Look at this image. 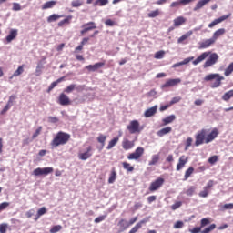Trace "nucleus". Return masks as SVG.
<instances>
[{
    "label": "nucleus",
    "instance_id": "obj_31",
    "mask_svg": "<svg viewBox=\"0 0 233 233\" xmlns=\"http://www.w3.org/2000/svg\"><path fill=\"white\" fill-rule=\"evenodd\" d=\"M117 143H119V137H115L113 139H111L108 142V145L106 147V150H112V147H116V145H117Z\"/></svg>",
    "mask_w": 233,
    "mask_h": 233
},
{
    "label": "nucleus",
    "instance_id": "obj_17",
    "mask_svg": "<svg viewBox=\"0 0 233 233\" xmlns=\"http://www.w3.org/2000/svg\"><path fill=\"white\" fill-rule=\"evenodd\" d=\"M181 83L179 78L168 79L165 84L162 85V88H170L171 86H176Z\"/></svg>",
    "mask_w": 233,
    "mask_h": 233
},
{
    "label": "nucleus",
    "instance_id": "obj_26",
    "mask_svg": "<svg viewBox=\"0 0 233 233\" xmlns=\"http://www.w3.org/2000/svg\"><path fill=\"white\" fill-rule=\"evenodd\" d=\"M157 112V106H154L147 110L145 111L144 116L145 117H152Z\"/></svg>",
    "mask_w": 233,
    "mask_h": 233
},
{
    "label": "nucleus",
    "instance_id": "obj_29",
    "mask_svg": "<svg viewBox=\"0 0 233 233\" xmlns=\"http://www.w3.org/2000/svg\"><path fill=\"white\" fill-rule=\"evenodd\" d=\"M170 132H172V127H167L157 131V136L163 137V136H167V134H170Z\"/></svg>",
    "mask_w": 233,
    "mask_h": 233
},
{
    "label": "nucleus",
    "instance_id": "obj_58",
    "mask_svg": "<svg viewBox=\"0 0 233 233\" xmlns=\"http://www.w3.org/2000/svg\"><path fill=\"white\" fill-rule=\"evenodd\" d=\"M43 130V127H38V128L35 130V132L32 136V139H35L39 134H41V131Z\"/></svg>",
    "mask_w": 233,
    "mask_h": 233
},
{
    "label": "nucleus",
    "instance_id": "obj_30",
    "mask_svg": "<svg viewBox=\"0 0 233 233\" xmlns=\"http://www.w3.org/2000/svg\"><path fill=\"white\" fill-rule=\"evenodd\" d=\"M145 223H147V220H145V219H143L140 222L137 223L135 225V227H133L128 233H136V232H137V230H139V228H141V227H143V225H145Z\"/></svg>",
    "mask_w": 233,
    "mask_h": 233
},
{
    "label": "nucleus",
    "instance_id": "obj_34",
    "mask_svg": "<svg viewBox=\"0 0 233 233\" xmlns=\"http://www.w3.org/2000/svg\"><path fill=\"white\" fill-rule=\"evenodd\" d=\"M63 15L53 14L47 17V23H54L56 21H58V19H61Z\"/></svg>",
    "mask_w": 233,
    "mask_h": 233
},
{
    "label": "nucleus",
    "instance_id": "obj_23",
    "mask_svg": "<svg viewBox=\"0 0 233 233\" xmlns=\"http://www.w3.org/2000/svg\"><path fill=\"white\" fill-rule=\"evenodd\" d=\"M116 179H117V171H116V167H112L111 173L109 174V178H108L109 185L116 183Z\"/></svg>",
    "mask_w": 233,
    "mask_h": 233
},
{
    "label": "nucleus",
    "instance_id": "obj_14",
    "mask_svg": "<svg viewBox=\"0 0 233 233\" xmlns=\"http://www.w3.org/2000/svg\"><path fill=\"white\" fill-rule=\"evenodd\" d=\"M216 42L214 41V39L211 37L209 39H206L202 42H199L198 45V48L199 50H205L206 48H210V46H212V45H215Z\"/></svg>",
    "mask_w": 233,
    "mask_h": 233
},
{
    "label": "nucleus",
    "instance_id": "obj_61",
    "mask_svg": "<svg viewBox=\"0 0 233 233\" xmlns=\"http://www.w3.org/2000/svg\"><path fill=\"white\" fill-rule=\"evenodd\" d=\"M106 26H116V22H114L112 19H107L105 21Z\"/></svg>",
    "mask_w": 233,
    "mask_h": 233
},
{
    "label": "nucleus",
    "instance_id": "obj_11",
    "mask_svg": "<svg viewBox=\"0 0 233 233\" xmlns=\"http://www.w3.org/2000/svg\"><path fill=\"white\" fill-rule=\"evenodd\" d=\"M229 17H232V13H229L228 15H224L215 20H213L210 24H208V28H214L216 25H219V23H223V21H227Z\"/></svg>",
    "mask_w": 233,
    "mask_h": 233
},
{
    "label": "nucleus",
    "instance_id": "obj_32",
    "mask_svg": "<svg viewBox=\"0 0 233 233\" xmlns=\"http://www.w3.org/2000/svg\"><path fill=\"white\" fill-rule=\"evenodd\" d=\"M175 120H176L175 115L168 116L162 120V123H163L162 126L166 127V125H170V123H172Z\"/></svg>",
    "mask_w": 233,
    "mask_h": 233
},
{
    "label": "nucleus",
    "instance_id": "obj_57",
    "mask_svg": "<svg viewBox=\"0 0 233 233\" xmlns=\"http://www.w3.org/2000/svg\"><path fill=\"white\" fill-rule=\"evenodd\" d=\"M183 227H185V223L181 220H178L174 224V228H183Z\"/></svg>",
    "mask_w": 233,
    "mask_h": 233
},
{
    "label": "nucleus",
    "instance_id": "obj_28",
    "mask_svg": "<svg viewBox=\"0 0 233 233\" xmlns=\"http://www.w3.org/2000/svg\"><path fill=\"white\" fill-rule=\"evenodd\" d=\"M192 34H194V32L192 30L187 32L186 34H184L182 36H180L177 39V43L179 45L183 44V42L187 41V39H188V37H190V35H192Z\"/></svg>",
    "mask_w": 233,
    "mask_h": 233
},
{
    "label": "nucleus",
    "instance_id": "obj_51",
    "mask_svg": "<svg viewBox=\"0 0 233 233\" xmlns=\"http://www.w3.org/2000/svg\"><path fill=\"white\" fill-rule=\"evenodd\" d=\"M6 230H8V224L6 223L0 224V233H6Z\"/></svg>",
    "mask_w": 233,
    "mask_h": 233
},
{
    "label": "nucleus",
    "instance_id": "obj_20",
    "mask_svg": "<svg viewBox=\"0 0 233 233\" xmlns=\"http://www.w3.org/2000/svg\"><path fill=\"white\" fill-rule=\"evenodd\" d=\"M72 19H74V16L72 15H69L66 16L65 19L58 22L57 26L59 28H63V26H65V25H70V23H72Z\"/></svg>",
    "mask_w": 233,
    "mask_h": 233
},
{
    "label": "nucleus",
    "instance_id": "obj_48",
    "mask_svg": "<svg viewBox=\"0 0 233 233\" xmlns=\"http://www.w3.org/2000/svg\"><path fill=\"white\" fill-rule=\"evenodd\" d=\"M165 57V51L160 50L155 54V59H163Z\"/></svg>",
    "mask_w": 233,
    "mask_h": 233
},
{
    "label": "nucleus",
    "instance_id": "obj_39",
    "mask_svg": "<svg viewBox=\"0 0 233 233\" xmlns=\"http://www.w3.org/2000/svg\"><path fill=\"white\" fill-rule=\"evenodd\" d=\"M194 174V167H188L184 175V181H187V179H188V177H190V176H192Z\"/></svg>",
    "mask_w": 233,
    "mask_h": 233
},
{
    "label": "nucleus",
    "instance_id": "obj_22",
    "mask_svg": "<svg viewBox=\"0 0 233 233\" xmlns=\"http://www.w3.org/2000/svg\"><path fill=\"white\" fill-rule=\"evenodd\" d=\"M17 37V29H11L9 35L5 37L6 43H11Z\"/></svg>",
    "mask_w": 233,
    "mask_h": 233
},
{
    "label": "nucleus",
    "instance_id": "obj_59",
    "mask_svg": "<svg viewBox=\"0 0 233 233\" xmlns=\"http://www.w3.org/2000/svg\"><path fill=\"white\" fill-rule=\"evenodd\" d=\"M208 163H210V165H214L215 163H218V156H212L208 158Z\"/></svg>",
    "mask_w": 233,
    "mask_h": 233
},
{
    "label": "nucleus",
    "instance_id": "obj_15",
    "mask_svg": "<svg viewBox=\"0 0 233 233\" xmlns=\"http://www.w3.org/2000/svg\"><path fill=\"white\" fill-rule=\"evenodd\" d=\"M90 157H92V146L87 147L86 152L78 154V159L81 161H86V159H90Z\"/></svg>",
    "mask_w": 233,
    "mask_h": 233
},
{
    "label": "nucleus",
    "instance_id": "obj_44",
    "mask_svg": "<svg viewBox=\"0 0 233 233\" xmlns=\"http://www.w3.org/2000/svg\"><path fill=\"white\" fill-rule=\"evenodd\" d=\"M216 229V224H211L209 227L204 228L201 233H210Z\"/></svg>",
    "mask_w": 233,
    "mask_h": 233
},
{
    "label": "nucleus",
    "instance_id": "obj_41",
    "mask_svg": "<svg viewBox=\"0 0 233 233\" xmlns=\"http://www.w3.org/2000/svg\"><path fill=\"white\" fill-rule=\"evenodd\" d=\"M157 15H161V11L159 9H156L147 14V16L151 19H154V17H157Z\"/></svg>",
    "mask_w": 233,
    "mask_h": 233
},
{
    "label": "nucleus",
    "instance_id": "obj_60",
    "mask_svg": "<svg viewBox=\"0 0 233 233\" xmlns=\"http://www.w3.org/2000/svg\"><path fill=\"white\" fill-rule=\"evenodd\" d=\"M181 205H183V203L181 201H177L171 206V208L172 210H177V208H179Z\"/></svg>",
    "mask_w": 233,
    "mask_h": 233
},
{
    "label": "nucleus",
    "instance_id": "obj_16",
    "mask_svg": "<svg viewBox=\"0 0 233 233\" xmlns=\"http://www.w3.org/2000/svg\"><path fill=\"white\" fill-rule=\"evenodd\" d=\"M136 147V140H129L128 138H124L122 141V148L124 150H132Z\"/></svg>",
    "mask_w": 233,
    "mask_h": 233
},
{
    "label": "nucleus",
    "instance_id": "obj_8",
    "mask_svg": "<svg viewBox=\"0 0 233 233\" xmlns=\"http://www.w3.org/2000/svg\"><path fill=\"white\" fill-rule=\"evenodd\" d=\"M82 30L80 31L81 35H85V34H88V32H92V30H96L97 25L96 22H87L81 26Z\"/></svg>",
    "mask_w": 233,
    "mask_h": 233
},
{
    "label": "nucleus",
    "instance_id": "obj_45",
    "mask_svg": "<svg viewBox=\"0 0 233 233\" xmlns=\"http://www.w3.org/2000/svg\"><path fill=\"white\" fill-rule=\"evenodd\" d=\"M71 6L73 8H79V6H83V3L81 0H75L71 2Z\"/></svg>",
    "mask_w": 233,
    "mask_h": 233
},
{
    "label": "nucleus",
    "instance_id": "obj_38",
    "mask_svg": "<svg viewBox=\"0 0 233 233\" xmlns=\"http://www.w3.org/2000/svg\"><path fill=\"white\" fill-rule=\"evenodd\" d=\"M96 141L98 143H100L102 147H105V143L106 142V136L103 135V134H99L97 138H96Z\"/></svg>",
    "mask_w": 233,
    "mask_h": 233
},
{
    "label": "nucleus",
    "instance_id": "obj_24",
    "mask_svg": "<svg viewBox=\"0 0 233 233\" xmlns=\"http://www.w3.org/2000/svg\"><path fill=\"white\" fill-rule=\"evenodd\" d=\"M56 5L57 1L56 0L47 1L42 5V10H48L50 8H54V6H56Z\"/></svg>",
    "mask_w": 233,
    "mask_h": 233
},
{
    "label": "nucleus",
    "instance_id": "obj_3",
    "mask_svg": "<svg viewBox=\"0 0 233 233\" xmlns=\"http://www.w3.org/2000/svg\"><path fill=\"white\" fill-rule=\"evenodd\" d=\"M70 141V134L59 131L51 141L50 145L53 148H57L61 145H66Z\"/></svg>",
    "mask_w": 233,
    "mask_h": 233
},
{
    "label": "nucleus",
    "instance_id": "obj_6",
    "mask_svg": "<svg viewBox=\"0 0 233 233\" xmlns=\"http://www.w3.org/2000/svg\"><path fill=\"white\" fill-rule=\"evenodd\" d=\"M165 184V178L158 177L155 181L151 182L148 187L149 192H156L159 190Z\"/></svg>",
    "mask_w": 233,
    "mask_h": 233
},
{
    "label": "nucleus",
    "instance_id": "obj_13",
    "mask_svg": "<svg viewBox=\"0 0 233 233\" xmlns=\"http://www.w3.org/2000/svg\"><path fill=\"white\" fill-rule=\"evenodd\" d=\"M187 163H188V157L182 155L178 158V162L177 164V167H176L177 172H179V170H183V168H185V165H187Z\"/></svg>",
    "mask_w": 233,
    "mask_h": 233
},
{
    "label": "nucleus",
    "instance_id": "obj_1",
    "mask_svg": "<svg viewBox=\"0 0 233 233\" xmlns=\"http://www.w3.org/2000/svg\"><path fill=\"white\" fill-rule=\"evenodd\" d=\"M218 136H219V129L216 127L213 128L209 134L208 130L202 129L195 136V147H199V145H203V143H212V141H214Z\"/></svg>",
    "mask_w": 233,
    "mask_h": 233
},
{
    "label": "nucleus",
    "instance_id": "obj_9",
    "mask_svg": "<svg viewBox=\"0 0 233 233\" xmlns=\"http://www.w3.org/2000/svg\"><path fill=\"white\" fill-rule=\"evenodd\" d=\"M54 172V167H37L33 171V176H48Z\"/></svg>",
    "mask_w": 233,
    "mask_h": 233
},
{
    "label": "nucleus",
    "instance_id": "obj_55",
    "mask_svg": "<svg viewBox=\"0 0 233 233\" xmlns=\"http://www.w3.org/2000/svg\"><path fill=\"white\" fill-rule=\"evenodd\" d=\"M209 192H210L209 190H208V189H206V188L204 187V189L199 192L198 196H199L200 198H207V196H208Z\"/></svg>",
    "mask_w": 233,
    "mask_h": 233
},
{
    "label": "nucleus",
    "instance_id": "obj_54",
    "mask_svg": "<svg viewBox=\"0 0 233 233\" xmlns=\"http://www.w3.org/2000/svg\"><path fill=\"white\" fill-rule=\"evenodd\" d=\"M192 137H187L186 140V147H185V150H187L188 148H190V147H192Z\"/></svg>",
    "mask_w": 233,
    "mask_h": 233
},
{
    "label": "nucleus",
    "instance_id": "obj_49",
    "mask_svg": "<svg viewBox=\"0 0 233 233\" xmlns=\"http://www.w3.org/2000/svg\"><path fill=\"white\" fill-rule=\"evenodd\" d=\"M45 214H46V208H45V207H42L40 209H38V211H37V214H36V216H37V219H38V218H41V216H45Z\"/></svg>",
    "mask_w": 233,
    "mask_h": 233
},
{
    "label": "nucleus",
    "instance_id": "obj_21",
    "mask_svg": "<svg viewBox=\"0 0 233 233\" xmlns=\"http://www.w3.org/2000/svg\"><path fill=\"white\" fill-rule=\"evenodd\" d=\"M173 26H175V28H177L178 26H181L185 25V23H187V18L183 16H178L173 20Z\"/></svg>",
    "mask_w": 233,
    "mask_h": 233
},
{
    "label": "nucleus",
    "instance_id": "obj_18",
    "mask_svg": "<svg viewBox=\"0 0 233 233\" xmlns=\"http://www.w3.org/2000/svg\"><path fill=\"white\" fill-rule=\"evenodd\" d=\"M193 1L194 0H177L170 4V8H179V6H181V5H190V3H193Z\"/></svg>",
    "mask_w": 233,
    "mask_h": 233
},
{
    "label": "nucleus",
    "instance_id": "obj_62",
    "mask_svg": "<svg viewBox=\"0 0 233 233\" xmlns=\"http://www.w3.org/2000/svg\"><path fill=\"white\" fill-rule=\"evenodd\" d=\"M14 12H19L21 10V5L19 3H13Z\"/></svg>",
    "mask_w": 233,
    "mask_h": 233
},
{
    "label": "nucleus",
    "instance_id": "obj_33",
    "mask_svg": "<svg viewBox=\"0 0 233 233\" xmlns=\"http://www.w3.org/2000/svg\"><path fill=\"white\" fill-rule=\"evenodd\" d=\"M65 81V76H62L60 78H58L56 81H54L53 83H51V85L49 86L47 92H52V90H54L55 86H56L57 85H59V83Z\"/></svg>",
    "mask_w": 233,
    "mask_h": 233
},
{
    "label": "nucleus",
    "instance_id": "obj_19",
    "mask_svg": "<svg viewBox=\"0 0 233 233\" xmlns=\"http://www.w3.org/2000/svg\"><path fill=\"white\" fill-rule=\"evenodd\" d=\"M105 66V62H98L95 65H88L86 66V69L89 72H96V70H99V68H103Z\"/></svg>",
    "mask_w": 233,
    "mask_h": 233
},
{
    "label": "nucleus",
    "instance_id": "obj_64",
    "mask_svg": "<svg viewBox=\"0 0 233 233\" xmlns=\"http://www.w3.org/2000/svg\"><path fill=\"white\" fill-rule=\"evenodd\" d=\"M201 227H196V228H193L192 229H189V232L190 233H201L202 231H201Z\"/></svg>",
    "mask_w": 233,
    "mask_h": 233
},
{
    "label": "nucleus",
    "instance_id": "obj_5",
    "mask_svg": "<svg viewBox=\"0 0 233 233\" xmlns=\"http://www.w3.org/2000/svg\"><path fill=\"white\" fill-rule=\"evenodd\" d=\"M127 129L128 130L129 134H139L142 130L139 121L137 120L130 121L129 125L127 127Z\"/></svg>",
    "mask_w": 233,
    "mask_h": 233
},
{
    "label": "nucleus",
    "instance_id": "obj_25",
    "mask_svg": "<svg viewBox=\"0 0 233 233\" xmlns=\"http://www.w3.org/2000/svg\"><path fill=\"white\" fill-rule=\"evenodd\" d=\"M210 1L212 0H200L197 3V5L194 7V12H198V10H201V8H203V6H205V5H208V3H210Z\"/></svg>",
    "mask_w": 233,
    "mask_h": 233
},
{
    "label": "nucleus",
    "instance_id": "obj_63",
    "mask_svg": "<svg viewBox=\"0 0 233 233\" xmlns=\"http://www.w3.org/2000/svg\"><path fill=\"white\" fill-rule=\"evenodd\" d=\"M105 219H106V215H102L95 218V223H101V221H105Z\"/></svg>",
    "mask_w": 233,
    "mask_h": 233
},
{
    "label": "nucleus",
    "instance_id": "obj_27",
    "mask_svg": "<svg viewBox=\"0 0 233 233\" xmlns=\"http://www.w3.org/2000/svg\"><path fill=\"white\" fill-rule=\"evenodd\" d=\"M225 32H226L225 28L218 29L217 31L214 32L212 38L216 42L218 41V38L221 37V35H224Z\"/></svg>",
    "mask_w": 233,
    "mask_h": 233
},
{
    "label": "nucleus",
    "instance_id": "obj_12",
    "mask_svg": "<svg viewBox=\"0 0 233 233\" xmlns=\"http://www.w3.org/2000/svg\"><path fill=\"white\" fill-rule=\"evenodd\" d=\"M74 90L77 92H83L85 90V86H76V84H70L66 88L64 89L65 94H72Z\"/></svg>",
    "mask_w": 233,
    "mask_h": 233
},
{
    "label": "nucleus",
    "instance_id": "obj_42",
    "mask_svg": "<svg viewBox=\"0 0 233 233\" xmlns=\"http://www.w3.org/2000/svg\"><path fill=\"white\" fill-rule=\"evenodd\" d=\"M108 5V0H96L94 2V6H106Z\"/></svg>",
    "mask_w": 233,
    "mask_h": 233
},
{
    "label": "nucleus",
    "instance_id": "obj_2",
    "mask_svg": "<svg viewBox=\"0 0 233 233\" xmlns=\"http://www.w3.org/2000/svg\"><path fill=\"white\" fill-rule=\"evenodd\" d=\"M207 57L208 58L207 59ZM205 59L207 60L205 61ZM202 61H205L203 68H210V66H214V65L219 61V55L210 51L204 52L193 61V65L196 66L197 65H199V63H202Z\"/></svg>",
    "mask_w": 233,
    "mask_h": 233
},
{
    "label": "nucleus",
    "instance_id": "obj_56",
    "mask_svg": "<svg viewBox=\"0 0 233 233\" xmlns=\"http://www.w3.org/2000/svg\"><path fill=\"white\" fill-rule=\"evenodd\" d=\"M214 187V180H209L207 185L204 187L206 190H208L210 192V188Z\"/></svg>",
    "mask_w": 233,
    "mask_h": 233
},
{
    "label": "nucleus",
    "instance_id": "obj_40",
    "mask_svg": "<svg viewBox=\"0 0 233 233\" xmlns=\"http://www.w3.org/2000/svg\"><path fill=\"white\" fill-rule=\"evenodd\" d=\"M233 72V62H231L228 67L225 69L224 71V76H226V77H228V76H230Z\"/></svg>",
    "mask_w": 233,
    "mask_h": 233
},
{
    "label": "nucleus",
    "instance_id": "obj_46",
    "mask_svg": "<svg viewBox=\"0 0 233 233\" xmlns=\"http://www.w3.org/2000/svg\"><path fill=\"white\" fill-rule=\"evenodd\" d=\"M207 225H210V218H202L200 221V228H204Z\"/></svg>",
    "mask_w": 233,
    "mask_h": 233
},
{
    "label": "nucleus",
    "instance_id": "obj_36",
    "mask_svg": "<svg viewBox=\"0 0 233 233\" xmlns=\"http://www.w3.org/2000/svg\"><path fill=\"white\" fill-rule=\"evenodd\" d=\"M159 163V155H153L151 157V160L148 162L149 167H153L154 165H157Z\"/></svg>",
    "mask_w": 233,
    "mask_h": 233
},
{
    "label": "nucleus",
    "instance_id": "obj_4",
    "mask_svg": "<svg viewBox=\"0 0 233 233\" xmlns=\"http://www.w3.org/2000/svg\"><path fill=\"white\" fill-rule=\"evenodd\" d=\"M204 81H214L211 84V88H218V86H221V81H225V76H221L218 73H213L207 75Z\"/></svg>",
    "mask_w": 233,
    "mask_h": 233
},
{
    "label": "nucleus",
    "instance_id": "obj_52",
    "mask_svg": "<svg viewBox=\"0 0 233 233\" xmlns=\"http://www.w3.org/2000/svg\"><path fill=\"white\" fill-rule=\"evenodd\" d=\"M15 99H17V96L15 95H12L10 97H9V100L7 102V105L9 106H14V101H15Z\"/></svg>",
    "mask_w": 233,
    "mask_h": 233
},
{
    "label": "nucleus",
    "instance_id": "obj_43",
    "mask_svg": "<svg viewBox=\"0 0 233 233\" xmlns=\"http://www.w3.org/2000/svg\"><path fill=\"white\" fill-rule=\"evenodd\" d=\"M122 167L125 170H127V172H134V167H132L128 162H123Z\"/></svg>",
    "mask_w": 233,
    "mask_h": 233
},
{
    "label": "nucleus",
    "instance_id": "obj_37",
    "mask_svg": "<svg viewBox=\"0 0 233 233\" xmlns=\"http://www.w3.org/2000/svg\"><path fill=\"white\" fill-rule=\"evenodd\" d=\"M232 97H233V89L226 92L222 96V100L228 102V101H230V99H232Z\"/></svg>",
    "mask_w": 233,
    "mask_h": 233
},
{
    "label": "nucleus",
    "instance_id": "obj_50",
    "mask_svg": "<svg viewBox=\"0 0 233 233\" xmlns=\"http://www.w3.org/2000/svg\"><path fill=\"white\" fill-rule=\"evenodd\" d=\"M10 207V202H2L0 204V212H3V210H6Z\"/></svg>",
    "mask_w": 233,
    "mask_h": 233
},
{
    "label": "nucleus",
    "instance_id": "obj_53",
    "mask_svg": "<svg viewBox=\"0 0 233 233\" xmlns=\"http://www.w3.org/2000/svg\"><path fill=\"white\" fill-rule=\"evenodd\" d=\"M61 228H63V227L61 225H56V226H54L51 229H50V232L51 233H57L61 230Z\"/></svg>",
    "mask_w": 233,
    "mask_h": 233
},
{
    "label": "nucleus",
    "instance_id": "obj_35",
    "mask_svg": "<svg viewBox=\"0 0 233 233\" xmlns=\"http://www.w3.org/2000/svg\"><path fill=\"white\" fill-rule=\"evenodd\" d=\"M24 72H25V66H18L17 70L14 72L12 76H10V79H14V77H17L21 76V74H23Z\"/></svg>",
    "mask_w": 233,
    "mask_h": 233
},
{
    "label": "nucleus",
    "instance_id": "obj_7",
    "mask_svg": "<svg viewBox=\"0 0 233 233\" xmlns=\"http://www.w3.org/2000/svg\"><path fill=\"white\" fill-rule=\"evenodd\" d=\"M143 154H145V148L138 147H137L135 152L130 153L127 156V159H129V161H132V160L137 161V160L141 159V157H143Z\"/></svg>",
    "mask_w": 233,
    "mask_h": 233
},
{
    "label": "nucleus",
    "instance_id": "obj_47",
    "mask_svg": "<svg viewBox=\"0 0 233 233\" xmlns=\"http://www.w3.org/2000/svg\"><path fill=\"white\" fill-rule=\"evenodd\" d=\"M136 221H137V217H134L133 218H131L129 220L128 223H126V228H123V230H127V228H128V227H131V225H134V223H136Z\"/></svg>",
    "mask_w": 233,
    "mask_h": 233
},
{
    "label": "nucleus",
    "instance_id": "obj_10",
    "mask_svg": "<svg viewBox=\"0 0 233 233\" xmlns=\"http://www.w3.org/2000/svg\"><path fill=\"white\" fill-rule=\"evenodd\" d=\"M57 103L61 105V106H68V105H72V101L70 97L66 96L65 93H61L58 96Z\"/></svg>",
    "mask_w": 233,
    "mask_h": 233
}]
</instances>
